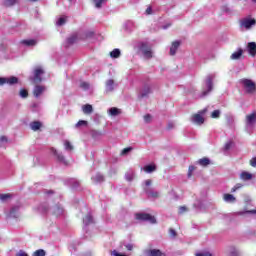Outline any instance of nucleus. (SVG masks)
I'll return each mask as SVG.
<instances>
[{
    "instance_id": "1",
    "label": "nucleus",
    "mask_w": 256,
    "mask_h": 256,
    "mask_svg": "<svg viewBox=\"0 0 256 256\" xmlns=\"http://www.w3.org/2000/svg\"><path fill=\"white\" fill-rule=\"evenodd\" d=\"M93 35L94 32L89 30L85 32L72 34L66 40V47H69L70 45H73L74 43H77L78 41H81L83 39H90L91 37H93Z\"/></svg>"
},
{
    "instance_id": "2",
    "label": "nucleus",
    "mask_w": 256,
    "mask_h": 256,
    "mask_svg": "<svg viewBox=\"0 0 256 256\" xmlns=\"http://www.w3.org/2000/svg\"><path fill=\"white\" fill-rule=\"evenodd\" d=\"M216 75L215 73L208 74L204 80V84L202 86V92L200 94V97H207L211 91H213V80L215 79Z\"/></svg>"
},
{
    "instance_id": "3",
    "label": "nucleus",
    "mask_w": 256,
    "mask_h": 256,
    "mask_svg": "<svg viewBox=\"0 0 256 256\" xmlns=\"http://www.w3.org/2000/svg\"><path fill=\"white\" fill-rule=\"evenodd\" d=\"M240 83L242 84V87L245 89L246 93H255V82H253L251 79H241Z\"/></svg>"
},
{
    "instance_id": "4",
    "label": "nucleus",
    "mask_w": 256,
    "mask_h": 256,
    "mask_svg": "<svg viewBox=\"0 0 256 256\" xmlns=\"http://www.w3.org/2000/svg\"><path fill=\"white\" fill-rule=\"evenodd\" d=\"M206 113L207 108L200 110L197 114L192 116V123H195L196 125H203V123H205V118L203 117V115H205Z\"/></svg>"
},
{
    "instance_id": "5",
    "label": "nucleus",
    "mask_w": 256,
    "mask_h": 256,
    "mask_svg": "<svg viewBox=\"0 0 256 256\" xmlns=\"http://www.w3.org/2000/svg\"><path fill=\"white\" fill-rule=\"evenodd\" d=\"M136 219L138 221H148V223H151L152 225L157 223V219H155V216H151V214L147 213H137Z\"/></svg>"
},
{
    "instance_id": "6",
    "label": "nucleus",
    "mask_w": 256,
    "mask_h": 256,
    "mask_svg": "<svg viewBox=\"0 0 256 256\" xmlns=\"http://www.w3.org/2000/svg\"><path fill=\"white\" fill-rule=\"evenodd\" d=\"M16 83H19L18 77H15V76H11L9 78L0 77V87H3V85H16Z\"/></svg>"
},
{
    "instance_id": "7",
    "label": "nucleus",
    "mask_w": 256,
    "mask_h": 256,
    "mask_svg": "<svg viewBox=\"0 0 256 256\" xmlns=\"http://www.w3.org/2000/svg\"><path fill=\"white\" fill-rule=\"evenodd\" d=\"M140 51L143 53L145 59H151L153 57V51H151V46L146 43L140 45Z\"/></svg>"
},
{
    "instance_id": "8",
    "label": "nucleus",
    "mask_w": 256,
    "mask_h": 256,
    "mask_svg": "<svg viewBox=\"0 0 256 256\" xmlns=\"http://www.w3.org/2000/svg\"><path fill=\"white\" fill-rule=\"evenodd\" d=\"M45 74V70L41 67H36L34 69V77L32 78L34 83H41L43 81V78H41V75Z\"/></svg>"
},
{
    "instance_id": "9",
    "label": "nucleus",
    "mask_w": 256,
    "mask_h": 256,
    "mask_svg": "<svg viewBox=\"0 0 256 256\" xmlns=\"http://www.w3.org/2000/svg\"><path fill=\"white\" fill-rule=\"evenodd\" d=\"M117 87V83H115V80L108 79L105 82V92L106 93H113L115 91V88Z\"/></svg>"
},
{
    "instance_id": "10",
    "label": "nucleus",
    "mask_w": 256,
    "mask_h": 256,
    "mask_svg": "<svg viewBox=\"0 0 256 256\" xmlns=\"http://www.w3.org/2000/svg\"><path fill=\"white\" fill-rule=\"evenodd\" d=\"M255 24H256L255 19H251V18H245L240 23L241 27H245V29H251V27Z\"/></svg>"
},
{
    "instance_id": "11",
    "label": "nucleus",
    "mask_w": 256,
    "mask_h": 256,
    "mask_svg": "<svg viewBox=\"0 0 256 256\" xmlns=\"http://www.w3.org/2000/svg\"><path fill=\"white\" fill-rule=\"evenodd\" d=\"M46 89L47 88L45 86L36 85L33 90L34 97H36V98L41 97V95H43V93H45Z\"/></svg>"
},
{
    "instance_id": "12",
    "label": "nucleus",
    "mask_w": 256,
    "mask_h": 256,
    "mask_svg": "<svg viewBox=\"0 0 256 256\" xmlns=\"http://www.w3.org/2000/svg\"><path fill=\"white\" fill-rule=\"evenodd\" d=\"M51 151L56 156L57 161H59V163H62L63 165H68V162L65 160V156H63L62 153L57 152L55 148H52Z\"/></svg>"
},
{
    "instance_id": "13",
    "label": "nucleus",
    "mask_w": 256,
    "mask_h": 256,
    "mask_svg": "<svg viewBox=\"0 0 256 256\" xmlns=\"http://www.w3.org/2000/svg\"><path fill=\"white\" fill-rule=\"evenodd\" d=\"M149 93H151V86H149V84H145L142 89L140 90V94L139 97H147V95H149Z\"/></svg>"
},
{
    "instance_id": "14",
    "label": "nucleus",
    "mask_w": 256,
    "mask_h": 256,
    "mask_svg": "<svg viewBox=\"0 0 256 256\" xmlns=\"http://www.w3.org/2000/svg\"><path fill=\"white\" fill-rule=\"evenodd\" d=\"M8 217L12 219H17L19 218V206H14L10 209V212L8 214Z\"/></svg>"
},
{
    "instance_id": "15",
    "label": "nucleus",
    "mask_w": 256,
    "mask_h": 256,
    "mask_svg": "<svg viewBox=\"0 0 256 256\" xmlns=\"http://www.w3.org/2000/svg\"><path fill=\"white\" fill-rule=\"evenodd\" d=\"M145 254L146 256H165V254H163L159 249L146 250Z\"/></svg>"
},
{
    "instance_id": "16",
    "label": "nucleus",
    "mask_w": 256,
    "mask_h": 256,
    "mask_svg": "<svg viewBox=\"0 0 256 256\" xmlns=\"http://www.w3.org/2000/svg\"><path fill=\"white\" fill-rule=\"evenodd\" d=\"M247 51L251 57H255L256 55V43L255 42H250L247 45Z\"/></svg>"
},
{
    "instance_id": "17",
    "label": "nucleus",
    "mask_w": 256,
    "mask_h": 256,
    "mask_svg": "<svg viewBox=\"0 0 256 256\" xmlns=\"http://www.w3.org/2000/svg\"><path fill=\"white\" fill-rule=\"evenodd\" d=\"M92 181L93 183L97 184V183H103V181H105V176H103V174L101 173H96L95 175L92 176Z\"/></svg>"
},
{
    "instance_id": "18",
    "label": "nucleus",
    "mask_w": 256,
    "mask_h": 256,
    "mask_svg": "<svg viewBox=\"0 0 256 256\" xmlns=\"http://www.w3.org/2000/svg\"><path fill=\"white\" fill-rule=\"evenodd\" d=\"M181 46V42L180 41H174L170 47V55H176L177 53V49H179V47Z\"/></svg>"
},
{
    "instance_id": "19",
    "label": "nucleus",
    "mask_w": 256,
    "mask_h": 256,
    "mask_svg": "<svg viewBox=\"0 0 256 256\" xmlns=\"http://www.w3.org/2000/svg\"><path fill=\"white\" fill-rule=\"evenodd\" d=\"M144 191L146 195L152 199H157V197H159V192L151 190L150 188H145Z\"/></svg>"
},
{
    "instance_id": "20",
    "label": "nucleus",
    "mask_w": 256,
    "mask_h": 256,
    "mask_svg": "<svg viewBox=\"0 0 256 256\" xmlns=\"http://www.w3.org/2000/svg\"><path fill=\"white\" fill-rule=\"evenodd\" d=\"M256 122V113L253 112L246 116V125H253Z\"/></svg>"
},
{
    "instance_id": "21",
    "label": "nucleus",
    "mask_w": 256,
    "mask_h": 256,
    "mask_svg": "<svg viewBox=\"0 0 256 256\" xmlns=\"http://www.w3.org/2000/svg\"><path fill=\"white\" fill-rule=\"evenodd\" d=\"M83 223L84 226L87 227L89 225H93V216L91 213H88L84 218H83Z\"/></svg>"
},
{
    "instance_id": "22",
    "label": "nucleus",
    "mask_w": 256,
    "mask_h": 256,
    "mask_svg": "<svg viewBox=\"0 0 256 256\" xmlns=\"http://www.w3.org/2000/svg\"><path fill=\"white\" fill-rule=\"evenodd\" d=\"M82 111L85 115H91L93 113V106L91 104H85L82 106Z\"/></svg>"
},
{
    "instance_id": "23",
    "label": "nucleus",
    "mask_w": 256,
    "mask_h": 256,
    "mask_svg": "<svg viewBox=\"0 0 256 256\" xmlns=\"http://www.w3.org/2000/svg\"><path fill=\"white\" fill-rule=\"evenodd\" d=\"M22 45H25L26 47H35L37 45V40L35 39H29V40H22Z\"/></svg>"
},
{
    "instance_id": "24",
    "label": "nucleus",
    "mask_w": 256,
    "mask_h": 256,
    "mask_svg": "<svg viewBox=\"0 0 256 256\" xmlns=\"http://www.w3.org/2000/svg\"><path fill=\"white\" fill-rule=\"evenodd\" d=\"M243 55V49H239L238 51L234 52L231 56L230 59L237 61L241 59V56Z\"/></svg>"
},
{
    "instance_id": "25",
    "label": "nucleus",
    "mask_w": 256,
    "mask_h": 256,
    "mask_svg": "<svg viewBox=\"0 0 256 256\" xmlns=\"http://www.w3.org/2000/svg\"><path fill=\"white\" fill-rule=\"evenodd\" d=\"M52 213L56 215V217H59V215H63V207L60 205H56L52 208Z\"/></svg>"
},
{
    "instance_id": "26",
    "label": "nucleus",
    "mask_w": 256,
    "mask_h": 256,
    "mask_svg": "<svg viewBox=\"0 0 256 256\" xmlns=\"http://www.w3.org/2000/svg\"><path fill=\"white\" fill-rule=\"evenodd\" d=\"M223 199L226 203H235V201H237L232 194H224Z\"/></svg>"
},
{
    "instance_id": "27",
    "label": "nucleus",
    "mask_w": 256,
    "mask_h": 256,
    "mask_svg": "<svg viewBox=\"0 0 256 256\" xmlns=\"http://www.w3.org/2000/svg\"><path fill=\"white\" fill-rule=\"evenodd\" d=\"M143 171H145V173H153L154 171H157V166H155V164L146 165L143 168Z\"/></svg>"
},
{
    "instance_id": "28",
    "label": "nucleus",
    "mask_w": 256,
    "mask_h": 256,
    "mask_svg": "<svg viewBox=\"0 0 256 256\" xmlns=\"http://www.w3.org/2000/svg\"><path fill=\"white\" fill-rule=\"evenodd\" d=\"M125 179L126 181H133V179H135V171L128 170L125 174Z\"/></svg>"
},
{
    "instance_id": "29",
    "label": "nucleus",
    "mask_w": 256,
    "mask_h": 256,
    "mask_svg": "<svg viewBox=\"0 0 256 256\" xmlns=\"http://www.w3.org/2000/svg\"><path fill=\"white\" fill-rule=\"evenodd\" d=\"M110 57L112 59H119V57H121V50H119V48L114 49L110 52Z\"/></svg>"
},
{
    "instance_id": "30",
    "label": "nucleus",
    "mask_w": 256,
    "mask_h": 256,
    "mask_svg": "<svg viewBox=\"0 0 256 256\" xmlns=\"http://www.w3.org/2000/svg\"><path fill=\"white\" fill-rule=\"evenodd\" d=\"M30 129H32V131H39L41 129V122L39 121H34L30 124Z\"/></svg>"
},
{
    "instance_id": "31",
    "label": "nucleus",
    "mask_w": 256,
    "mask_h": 256,
    "mask_svg": "<svg viewBox=\"0 0 256 256\" xmlns=\"http://www.w3.org/2000/svg\"><path fill=\"white\" fill-rule=\"evenodd\" d=\"M199 165H201L202 167H207V165L211 164V160L207 157L201 158L200 160H198Z\"/></svg>"
},
{
    "instance_id": "32",
    "label": "nucleus",
    "mask_w": 256,
    "mask_h": 256,
    "mask_svg": "<svg viewBox=\"0 0 256 256\" xmlns=\"http://www.w3.org/2000/svg\"><path fill=\"white\" fill-rule=\"evenodd\" d=\"M67 23V16H62L60 18H58L56 25L58 27H63V25H65Z\"/></svg>"
},
{
    "instance_id": "33",
    "label": "nucleus",
    "mask_w": 256,
    "mask_h": 256,
    "mask_svg": "<svg viewBox=\"0 0 256 256\" xmlns=\"http://www.w3.org/2000/svg\"><path fill=\"white\" fill-rule=\"evenodd\" d=\"M241 179H243L244 181H250V179H253V174L249 172H242Z\"/></svg>"
},
{
    "instance_id": "34",
    "label": "nucleus",
    "mask_w": 256,
    "mask_h": 256,
    "mask_svg": "<svg viewBox=\"0 0 256 256\" xmlns=\"http://www.w3.org/2000/svg\"><path fill=\"white\" fill-rule=\"evenodd\" d=\"M69 183L73 187V189H77V187H79V185H81V182L75 178H71L69 180Z\"/></svg>"
},
{
    "instance_id": "35",
    "label": "nucleus",
    "mask_w": 256,
    "mask_h": 256,
    "mask_svg": "<svg viewBox=\"0 0 256 256\" xmlns=\"http://www.w3.org/2000/svg\"><path fill=\"white\" fill-rule=\"evenodd\" d=\"M109 115H111V117H117V115H119L120 111L118 108L112 107L108 110Z\"/></svg>"
},
{
    "instance_id": "36",
    "label": "nucleus",
    "mask_w": 256,
    "mask_h": 256,
    "mask_svg": "<svg viewBox=\"0 0 256 256\" xmlns=\"http://www.w3.org/2000/svg\"><path fill=\"white\" fill-rule=\"evenodd\" d=\"M93 3L96 9H101V7H103V3H107V0H93Z\"/></svg>"
},
{
    "instance_id": "37",
    "label": "nucleus",
    "mask_w": 256,
    "mask_h": 256,
    "mask_svg": "<svg viewBox=\"0 0 256 256\" xmlns=\"http://www.w3.org/2000/svg\"><path fill=\"white\" fill-rule=\"evenodd\" d=\"M80 87L83 91H89V89H91V84H89V82H81Z\"/></svg>"
},
{
    "instance_id": "38",
    "label": "nucleus",
    "mask_w": 256,
    "mask_h": 256,
    "mask_svg": "<svg viewBox=\"0 0 256 256\" xmlns=\"http://www.w3.org/2000/svg\"><path fill=\"white\" fill-rule=\"evenodd\" d=\"M17 0H4V6L5 7H13V5H16Z\"/></svg>"
},
{
    "instance_id": "39",
    "label": "nucleus",
    "mask_w": 256,
    "mask_h": 256,
    "mask_svg": "<svg viewBox=\"0 0 256 256\" xmlns=\"http://www.w3.org/2000/svg\"><path fill=\"white\" fill-rule=\"evenodd\" d=\"M64 147L66 151H73V145H71V142H69V140L64 141Z\"/></svg>"
},
{
    "instance_id": "40",
    "label": "nucleus",
    "mask_w": 256,
    "mask_h": 256,
    "mask_svg": "<svg viewBox=\"0 0 256 256\" xmlns=\"http://www.w3.org/2000/svg\"><path fill=\"white\" fill-rule=\"evenodd\" d=\"M229 256H239V251L235 249V247L229 248Z\"/></svg>"
},
{
    "instance_id": "41",
    "label": "nucleus",
    "mask_w": 256,
    "mask_h": 256,
    "mask_svg": "<svg viewBox=\"0 0 256 256\" xmlns=\"http://www.w3.org/2000/svg\"><path fill=\"white\" fill-rule=\"evenodd\" d=\"M46 255H47V252H45V250L43 249L36 250L33 253V256H46Z\"/></svg>"
},
{
    "instance_id": "42",
    "label": "nucleus",
    "mask_w": 256,
    "mask_h": 256,
    "mask_svg": "<svg viewBox=\"0 0 256 256\" xmlns=\"http://www.w3.org/2000/svg\"><path fill=\"white\" fill-rule=\"evenodd\" d=\"M212 119H219L221 117V110H214L211 114Z\"/></svg>"
},
{
    "instance_id": "43",
    "label": "nucleus",
    "mask_w": 256,
    "mask_h": 256,
    "mask_svg": "<svg viewBox=\"0 0 256 256\" xmlns=\"http://www.w3.org/2000/svg\"><path fill=\"white\" fill-rule=\"evenodd\" d=\"M8 142L9 140L5 136L0 137V147H5Z\"/></svg>"
},
{
    "instance_id": "44",
    "label": "nucleus",
    "mask_w": 256,
    "mask_h": 256,
    "mask_svg": "<svg viewBox=\"0 0 256 256\" xmlns=\"http://www.w3.org/2000/svg\"><path fill=\"white\" fill-rule=\"evenodd\" d=\"M187 211H189V208H187V206H180L178 213H179V215H183V214L187 213Z\"/></svg>"
},
{
    "instance_id": "45",
    "label": "nucleus",
    "mask_w": 256,
    "mask_h": 256,
    "mask_svg": "<svg viewBox=\"0 0 256 256\" xmlns=\"http://www.w3.org/2000/svg\"><path fill=\"white\" fill-rule=\"evenodd\" d=\"M20 97H22V99H27V97H29V92H27V90H25V89H21Z\"/></svg>"
},
{
    "instance_id": "46",
    "label": "nucleus",
    "mask_w": 256,
    "mask_h": 256,
    "mask_svg": "<svg viewBox=\"0 0 256 256\" xmlns=\"http://www.w3.org/2000/svg\"><path fill=\"white\" fill-rule=\"evenodd\" d=\"M7 199H11V194H0V201L5 202Z\"/></svg>"
},
{
    "instance_id": "47",
    "label": "nucleus",
    "mask_w": 256,
    "mask_h": 256,
    "mask_svg": "<svg viewBox=\"0 0 256 256\" xmlns=\"http://www.w3.org/2000/svg\"><path fill=\"white\" fill-rule=\"evenodd\" d=\"M123 245H124V247H125L128 251H133V244H124V243H121V244H120V249H123Z\"/></svg>"
},
{
    "instance_id": "48",
    "label": "nucleus",
    "mask_w": 256,
    "mask_h": 256,
    "mask_svg": "<svg viewBox=\"0 0 256 256\" xmlns=\"http://www.w3.org/2000/svg\"><path fill=\"white\" fill-rule=\"evenodd\" d=\"M131 151H133V148H132V147L124 148V149L121 151V155H128V153H131Z\"/></svg>"
},
{
    "instance_id": "49",
    "label": "nucleus",
    "mask_w": 256,
    "mask_h": 256,
    "mask_svg": "<svg viewBox=\"0 0 256 256\" xmlns=\"http://www.w3.org/2000/svg\"><path fill=\"white\" fill-rule=\"evenodd\" d=\"M83 125H87V121H85V120H79L77 123H76V125H75V127H83Z\"/></svg>"
},
{
    "instance_id": "50",
    "label": "nucleus",
    "mask_w": 256,
    "mask_h": 256,
    "mask_svg": "<svg viewBox=\"0 0 256 256\" xmlns=\"http://www.w3.org/2000/svg\"><path fill=\"white\" fill-rule=\"evenodd\" d=\"M112 256H127V254L119 253L117 250L111 252Z\"/></svg>"
},
{
    "instance_id": "51",
    "label": "nucleus",
    "mask_w": 256,
    "mask_h": 256,
    "mask_svg": "<svg viewBox=\"0 0 256 256\" xmlns=\"http://www.w3.org/2000/svg\"><path fill=\"white\" fill-rule=\"evenodd\" d=\"M233 146V142H227L224 146L225 151H229L231 147Z\"/></svg>"
},
{
    "instance_id": "52",
    "label": "nucleus",
    "mask_w": 256,
    "mask_h": 256,
    "mask_svg": "<svg viewBox=\"0 0 256 256\" xmlns=\"http://www.w3.org/2000/svg\"><path fill=\"white\" fill-rule=\"evenodd\" d=\"M194 171H195V166H190L188 169V177H191Z\"/></svg>"
},
{
    "instance_id": "53",
    "label": "nucleus",
    "mask_w": 256,
    "mask_h": 256,
    "mask_svg": "<svg viewBox=\"0 0 256 256\" xmlns=\"http://www.w3.org/2000/svg\"><path fill=\"white\" fill-rule=\"evenodd\" d=\"M144 121H145V123H151V115L150 114L145 115Z\"/></svg>"
},
{
    "instance_id": "54",
    "label": "nucleus",
    "mask_w": 256,
    "mask_h": 256,
    "mask_svg": "<svg viewBox=\"0 0 256 256\" xmlns=\"http://www.w3.org/2000/svg\"><path fill=\"white\" fill-rule=\"evenodd\" d=\"M169 233H170V237H177V232L175 231V229H170L169 230Z\"/></svg>"
},
{
    "instance_id": "55",
    "label": "nucleus",
    "mask_w": 256,
    "mask_h": 256,
    "mask_svg": "<svg viewBox=\"0 0 256 256\" xmlns=\"http://www.w3.org/2000/svg\"><path fill=\"white\" fill-rule=\"evenodd\" d=\"M153 14V8L151 6H148L146 9V15H152Z\"/></svg>"
},
{
    "instance_id": "56",
    "label": "nucleus",
    "mask_w": 256,
    "mask_h": 256,
    "mask_svg": "<svg viewBox=\"0 0 256 256\" xmlns=\"http://www.w3.org/2000/svg\"><path fill=\"white\" fill-rule=\"evenodd\" d=\"M16 256H29L25 251H23V250H20L17 254H16Z\"/></svg>"
},
{
    "instance_id": "57",
    "label": "nucleus",
    "mask_w": 256,
    "mask_h": 256,
    "mask_svg": "<svg viewBox=\"0 0 256 256\" xmlns=\"http://www.w3.org/2000/svg\"><path fill=\"white\" fill-rule=\"evenodd\" d=\"M250 165H251V167H256V157H254L250 160Z\"/></svg>"
},
{
    "instance_id": "58",
    "label": "nucleus",
    "mask_w": 256,
    "mask_h": 256,
    "mask_svg": "<svg viewBox=\"0 0 256 256\" xmlns=\"http://www.w3.org/2000/svg\"><path fill=\"white\" fill-rule=\"evenodd\" d=\"M196 256H212L211 253L209 252H204V253H198Z\"/></svg>"
},
{
    "instance_id": "59",
    "label": "nucleus",
    "mask_w": 256,
    "mask_h": 256,
    "mask_svg": "<svg viewBox=\"0 0 256 256\" xmlns=\"http://www.w3.org/2000/svg\"><path fill=\"white\" fill-rule=\"evenodd\" d=\"M144 183H145L146 187H149L151 185L152 181H151V179H148V180H145Z\"/></svg>"
},
{
    "instance_id": "60",
    "label": "nucleus",
    "mask_w": 256,
    "mask_h": 256,
    "mask_svg": "<svg viewBox=\"0 0 256 256\" xmlns=\"http://www.w3.org/2000/svg\"><path fill=\"white\" fill-rule=\"evenodd\" d=\"M246 213H250V215H256V209L254 210H248Z\"/></svg>"
},
{
    "instance_id": "61",
    "label": "nucleus",
    "mask_w": 256,
    "mask_h": 256,
    "mask_svg": "<svg viewBox=\"0 0 256 256\" xmlns=\"http://www.w3.org/2000/svg\"><path fill=\"white\" fill-rule=\"evenodd\" d=\"M173 127H175L173 122L168 123V129H173Z\"/></svg>"
},
{
    "instance_id": "62",
    "label": "nucleus",
    "mask_w": 256,
    "mask_h": 256,
    "mask_svg": "<svg viewBox=\"0 0 256 256\" xmlns=\"http://www.w3.org/2000/svg\"><path fill=\"white\" fill-rule=\"evenodd\" d=\"M169 27H171V24L162 26V29H169Z\"/></svg>"
},
{
    "instance_id": "63",
    "label": "nucleus",
    "mask_w": 256,
    "mask_h": 256,
    "mask_svg": "<svg viewBox=\"0 0 256 256\" xmlns=\"http://www.w3.org/2000/svg\"><path fill=\"white\" fill-rule=\"evenodd\" d=\"M234 187L236 188V190L241 189V184H236Z\"/></svg>"
},
{
    "instance_id": "64",
    "label": "nucleus",
    "mask_w": 256,
    "mask_h": 256,
    "mask_svg": "<svg viewBox=\"0 0 256 256\" xmlns=\"http://www.w3.org/2000/svg\"><path fill=\"white\" fill-rule=\"evenodd\" d=\"M235 191H237V188H235V186L232 188L231 193H235Z\"/></svg>"
}]
</instances>
